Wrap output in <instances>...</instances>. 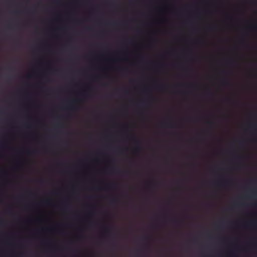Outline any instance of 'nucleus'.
Here are the masks:
<instances>
[{"mask_svg": "<svg viewBox=\"0 0 257 257\" xmlns=\"http://www.w3.org/2000/svg\"><path fill=\"white\" fill-rule=\"evenodd\" d=\"M60 227L59 225H57L56 226L53 227H47V228H42L43 230L45 231H55L58 228H59Z\"/></svg>", "mask_w": 257, "mask_h": 257, "instance_id": "f257e3e1", "label": "nucleus"}, {"mask_svg": "<svg viewBox=\"0 0 257 257\" xmlns=\"http://www.w3.org/2000/svg\"><path fill=\"white\" fill-rule=\"evenodd\" d=\"M2 148L4 150H9L10 149V146L6 142H4L1 145Z\"/></svg>", "mask_w": 257, "mask_h": 257, "instance_id": "f03ea898", "label": "nucleus"}, {"mask_svg": "<svg viewBox=\"0 0 257 257\" xmlns=\"http://www.w3.org/2000/svg\"><path fill=\"white\" fill-rule=\"evenodd\" d=\"M113 185H101V186L99 188V189L100 190H104L110 188L112 187Z\"/></svg>", "mask_w": 257, "mask_h": 257, "instance_id": "7ed1b4c3", "label": "nucleus"}, {"mask_svg": "<svg viewBox=\"0 0 257 257\" xmlns=\"http://www.w3.org/2000/svg\"><path fill=\"white\" fill-rule=\"evenodd\" d=\"M116 63V59H111L108 61V64L109 66L112 67Z\"/></svg>", "mask_w": 257, "mask_h": 257, "instance_id": "20e7f679", "label": "nucleus"}, {"mask_svg": "<svg viewBox=\"0 0 257 257\" xmlns=\"http://www.w3.org/2000/svg\"><path fill=\"white\" fill-rule=\"evenodd\" d=\"M163 126L165 127H169V128H171V127H174L172 123H171V122H168L164 124Z\"/></svg>", "mask_w": 257, "mask_h": 257, "instance_id": "39448f33", "label": "nucleus"}, {"mask_svg": "<svg viewBox=\"0 0 257 257\" xmlns=\"http://www.w3.org/2000/svg\"><path fill=\"white\" fill-rule=\"evenodd\" d=\"M68 108L70 110H75L77 109L78 107L75 105L71 104L68 106Z\"/></svg>", "mask_w": 257, "mask_h": 257, "instance_id": "423d86ee", "label": "nucleus"}, {"mask_svg": "<svg viewBox=\"0 0 257 257\" xmlns=\"http://www.w3.org/2000/svg\"><path fill=\"white\" fill-rule=\"evenodd\" d=\"M134 151L136 153H139L141 151V147L139 145L136 146L134 148Z\"/></svg>", "mask_w": 257, "mask_h": 257, "instance_id": "0eeeda50", "label": "nucleus"}, {"mask_svg": "<svg viewBox=\"0 0 257 257\" xmlns=\"http://www.w3.org/2000/svg\"><path fill=\"white\" fill-rule=\"evenodd\" d=\"M243 226H244V227H247V226H250V227H255V225L254 224H248V223H244L243 224Z\"/></svg>", "mask_w": 257, "mask_h": 257, "instance_id": "6e6552de", "label": "nucleus"}, {"mask_svg": "<svg viewBox=\"0 0 257 257\" xmlns=\"http://www.w3.org/2000/svg\"><path fill=\"white\" fill-rule=\"evenodd\" d=\"M23 152L29 155H31L32 154V151L31 150H25L23 151Z\"/></svg>", "mask_w": 257, "mask_h": 257, "instance_id": "1a4fd4ad", "label": "nucleus"}, {"mask_svg": "<svg viewBox=\"0 0 257 257\" xmlns=\"http://www.w3.org/2000/svg\"><path fill=\"white\" fill-rule=\"evenodd\" d=\"M249 28L254 31H256L257 30V27L255 25L250 27Z\"/></svg>", "mask_w": 257, "mask_h": 257, "instance_id": "9d476101", "label": "nucleus"}, {"mask_svg": "<svg viewBox=\"0 0 257 257\" xmlns=\"http://www.w3.org/2000/svg\"><path fill=\"white\" fill-rule=\"evenodd\" d=\"M159 89H161V90H164V89H166V86L165 85H160L159 86Z\"/></svg>", "mask_w": 257, "mask_h": 257, "instance_id": "9b49d317", "label": "nucleus"}, {"mask_svg": "<svg viewBox=\"0 0 257 257\" xmlns=\"http://www.w3.org/2000/svg\"><path fill=\"white\" fill-rule=\"evenodd\" d=\"M250 243H251L252 245H255L256 244V241L255 240L249 241Z\"/></svg>", "mask_w": 257, "mask_h": 257, "instance_id": "f8f14e48", "label": "nucleus"}, {"mask_svg": "<svg viewBox=\"0 0 257 257\" xmlns=\"http://www.w3.org/2000/svg\"><path fill=\"white\" fill-rule=\"evenodd\" d=\"M220 185L222 186H226L227 185V183L226 182H222L220 183Z\"/></svg>", "mask_w": 257, "mask_h": 257, "instance_id": "ddd939ff", "label": "nucleus"}, {"mask_svg": "<svg viewBox=\"0 0 257 257\" xmlns=\"http://www.w3.org/2000/svg\"><path fill=\"white\" fill-rule=\"evenodd\" d=\"M7 173V171L6 169L3 168L2 170V174H6Z\"/></svg>", "mask_w": 257, "mask_h": 257, "instance_id": "4468645a", "label": "nucleus"}, {"mask_svg": "<svg viewBox=\"0 0 257 257\" xmlns=\"http://www.w3.org/2000/svg\"><path fill=\"white\" fill-rule=\"evenodd\" d=\"M0 224L1 225L4 226L5 224V221L3 220L0 221Z\"/></svg>", "mask_w": 257, "mask_h": 257, "instance_id": "2eb2a0df", "label": "nucleus"}, {"mask_svg": "<svg viewBox=\"0 0 257 257\" xmlns=\"http://www.w3.org/2000/svg\"><path fill=\"white\" fill-rule=\"evenodd\" d=\"M52 203V201L51 200H48L46 201V204H47L50 205V204H51Z\"/></svg>", "mask_w": 257, "mask_h": 257, "instance_id": "dca6fc26", "label": "nucleus"}, {"mask_svg": "<svg viewBox=\"0 0 257 257\" xmlns=\"http://www.w3.org/2000/svg\"><path fill=\"white\" fill-rule=\"evenodd\" d=\"M24 106L26 107H27L29 106V104L28 103H24Z\"/></svg>", "mask_w": 257, "mask_h": 257, "instance_id": "f3484780", "label": "nucleus"}, {"mask_svg": "<svg viewBox=\"0 0 257 257\" xmlns=\"http://www.w3.org/2000/svg\"><path fill=\"white\" fill-rule=\"evenodd\" d=\"M123 60L124 61H127L128 60V57H125L123 58Z\"/></svg>", "mask_w": 257, "mask_h": 257, "instance_id": "a211bd4d", "label": "nucleus"}, {"mask_svg": "<svg viewBox=\"0 0 257 257\" xmlns=\"http://www.w3.org/2000/svg\"><path fill=\"white\" fill-rule=\"evenodd\" d=\"M38 221L40 222H42L43 221V219L42 218H38Z\"/></svg>", "mask_w": 257, "mask_h": 257, "instance_id": "6ab92c4d", "label": "nucleus"}, {"mask_svg": "<svg viewBox=\"0 0 257 257\" xmlns=\"http://www.w3.org/2000/svg\"><path fill=\"white\" fill-rule=\"evenodd\" d=\"M88 213L89 214L92 213V209L89 210V211H88Z\"/></svg>", "mask_w": 257, "mask_h": 257, "instance_id": "aec40b11", "label": "nucleus"}, {"mask_svg": "<svg viewBox=\"0 0 257 257\" xmlns=\"http://www.w3.org/2000/svg\"><path fill=\"white\" fill-rule=\"evenodd\" d=\"M2 155V150L0 149V156Z\"/></svg>", "mask_w": 257, "mask_h": 257, "instance_id": "412c9836", "label": "nucleus"}, {"mask_svg": "<svg viewBox=\"0 0 257 257\" xmlns=\"http://www.w3.org/2000/svg\"><path fill=\"white\" fill-rule=\"evenodd\" d=\"M210 30H213L214 29V27H210Z\"/></svg>", "mask_w": 257, "mask_h": 257, "instance_id": "4be33fe9", "label": "nucleus"}, {"mask_svg": "<svg viewBox=\"0 0 257 257\" xmlns=\"http://www.w3.org/2000/svg\"><path fill=\"white\" fill-rule=\"evenodd\" d=\"M254 130H255V131H257V126L254 128Z\"/></svg>", "mask_w": 257, "mask_h": 257, "instance_id": "5701e85b", "label": "nucleus"}, {"mask_svg": "<svg viewBox=\"0 0 257 257\" xmlns=\"http://www.w3.org/2000/svg\"><path fill=\"white\" fill-rule=\"evenodd\" d=\"M77 102H80V99H77Z\"/></svg>", "mask_w": 257, "mask_h": 257, "instance_id": "b1692460", "label": "nucleus"}, {"mask_svg": "<svg viewBox=\"0 0 257 257\" xmlns=\"http://www.w3.org/2000/svg\"><path fill=\"white\" fill-rule=\"evenodd\" d=\"M66 206H63V208H64V209H66Z\"/></svg>", "mask_w": 257, "mask_h": 257, "instance_id": "393cba45", "label": "nucleus"}]
</instances>
